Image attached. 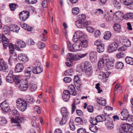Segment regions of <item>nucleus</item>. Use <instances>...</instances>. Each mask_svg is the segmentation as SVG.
Here are the masks:
<instances>
[{
	"label": "nucleus",
	"mask_w": 133,
	"mask_h": 133,
	"mask_svg": "<svg viewBox=\"0 0 133 133\" xmlns=\"http://www.w3.org/2000/svg\"><path fill=\"white\" fill-rule=\"evenodd\" d=\"M61 112L63 117L65 118H68V112L67 109L65 107H63L61 108Z\"/></svg>",
	"instance_id": "26"
},
{
	"label": "nucleus",
	"mask_w": 133,
	"mask_h": 133,
	"mask_svg": "<svg viewBox=\"0 0 133 133\" xmlns=\"http://www.w3.org/2000/svg\"><path fill=\"white\" fill-rule=\"evenodd\" d=\"M129 115L128 110L125 109H124L121 112L120 117L121 119L126 120Z\"/></svg>",
	"instance_id": "9"
},
{
	"label": "nucleus",
	"mask_w": 133,
	"mask_h": 133,
	"mask_svg": "<svg viewBox=\"0 0 133 133\" xmlns=\"http://www.w3.org/2000/svg\"><path fill=\"white\" fill-rule=\"evenodd\" d=\"M18 58L19 60L24 62H26L28 60L26 55L24 54H19L18 56Z\"/></svg>",
	"instance_id": "19"
},
{
	"label": "nucleus",
	"mask_w": 133,
	"mask_h": 133,
	"mask_svg": "<svg viewBox=\"0 0 133 133\" xmlns=\"http://www.w3.org/2000/svg\"><path fill=\"white\" fill-rule=\"evenodd\" d=\"M29 13L28 12L23 11L19 13V17L21 21H25L28 18Z\"/></svg>",
	"instance_id": "8"
},
{
	"label": "nucleus",
	"mask_w": 133,
	"mask_h": 133,
	"mask_svg": "<svg viewBox=\"0 0 133 133\" xmlns=\"http://www.w3.org/2000/svg\"><path fill=\"white\" fill-rule=\"evenodd\" d=\"M81 68L85 72L88 77L91 76L92 74V67L90 63L88 62H86L82 64Z\"/></svg>",
	"instance_id": "1"
},
{
	"label": "nucleus",
	"mask_w": 133,
	"mask_h": 133,
	"mask_svg": "<svg viewBox=\"0 0 133 133\" xmlns=\"http://www.w3.org/2000/svg\"><path fill=\"white\" fill-rule=\"evenodd\" d=\"M38 47L40 49H43L45 46V44L44 43L41 41H39L37 43Z\"/></svg>",
	"instance_id": "49"
},
{
	"label": "nucleus",
	"mask_w": 133,
	"mask_h": 133,
	"mask_svg": "<svg viewBox=\"0 0 133 133\" xmlns=\"http://www.w3.org/2000/svg\"><path fill=\"white\" fill-rule=\"evenodd\" d=\"M13 81H14L16 84H19L20 81V77L18 75H13Z\"/></svg>",
	"instance_id": "37"
},
{
	"label": "nucleus",
	"mask_w": 133,
	"mask_h": 133,
	"mask_svg": "<svg viewBox=\"0 0 133 133\" xmlns=\"http://www.w3.org/2000/svg\"><path fill=\"white\" fill-rule=\"evenodd\" d=\"M16 106L19 110L24 111L26 109L27 104L25 101L18 98L16 101Z\"/></svg>",
	"instance_id": "3"
},
{
	"label": "nucleus",
	"mask_w": 133,
	"mask_h": 133,
	"mask_svg": "<svg viewBox=\"0 0 133 133\" xmlns=\"http://www.w3.org/2000/svg\"><path fill=\"white\" fill-rule=\"evenodd\" d=\"M114 28L115 31L119 32L121 31V27L120 25L117 23H115L114 25Z\"/></svg>",
	"instance_id": "38"
},
{
	"label": "nucleus",
	"mask_w": 133,
	"mask_h": 133,
	"mask_svg": "<svg viewBox=\"0 0 133 133\" xmlns=\"http://www.w3.org/2000/svg\"><path fill=\"white\" fill-rule=\"evenodd\" d=\"M10 28V25L9 27L4 26L3 27V30L4 32L9 33L10 32V31H11Z\"/></svg>",
	"instance_id": "63"
},
{
	"label": "nucleus",
	"mask_w": 133,
	"mask_h": 133,
	"mask_svg": "<svg viewBox=\"0 0 133 133\" xmlns=\"http://www.w3.org/2000/svg\"><path fill=\"white\" fill-rule=\"evenodd\" d=\"M112 1L113 4L117 8L120 7L119 2L117 0H113Z\"/></svg>",
	"instance_id": "56"
},
{
	"label": "nucleus",
	"mask_w": 133,
	"mask_h": 133,
	"mask_svg": "<svg viewBox=\"0 0 133 133\" xmlns=\"http://www.w3.org/2000/svg\"><path fill=\"white\" fill-rule=\"evenodd\" d=\"M116 56L118 58H122L125 56V54L122 52H119L117 53Z\"/></svg>",
	"instance_id": "54"
},
{
	"label": "nucleus",
	"mask_w": 133,
	"mask_h": 133,
	"mask_svg": "<svg viewBox=\"0 0 133 133\" xmlns=\"http://www.w3.org/2000/svg\"><path fill=\"white\" fill-rule=\"evenodd\" d=\"M81 48L82 47L85 48L88 46V42L86 40H83L81 41V43L79 44Z\"/></svg>",
	"instance_id": "39"
},
{
	"label": "nucleus",
	"mask_w": 133,
	"mask_h": 133,
	"mask_svg": "<svg viewBox=\"0 0 133 133\" xmlns=\"http://www.w3.org/2000/svg\"><path fill=\"white\" fill-rule=\"evenodd\" d=\"M86 55V54H77L75 55H73L71 53H68L66 55V58L67 60L69 61L71 63L74 61L78 60L85 56Z\"/></svg>",
	"instance_id": "2"
},
{
	"label": "nucleus",
	"mask_w": 133,
	"mask_h": 133,
	"mask_svg": "<svg viewBox=\"0 0 133 133\" xmlns=\"http://www.w3.org/2000/svg\"><path fill=\"white\" fill-rule=\"evenodd\" d=\"M114 62L112 61H109L108 59V61L107 62L106 67L107 69H108L110 68L111 66H113Z\"/></svg>",
	"instance_id": "51"
},
{
	"label": "nucleus",
	"mask_w": 133,
	"mask_h": 133,
	"mask_svg": "<svg viewBox=\"0 0 133 133\" xmlns=\"http://www.w3.org/2000/svg\"><path fill=\"white\" fill-rule=\"evenodd\" d=\"M28 82L27 80H23L20 83L19 86V89L22 91L26 90L28 88Z\"/></svg>",
	"instance_id": "7"
},
{
	"label": "nucleus",
	"mask_w": 133,
	"mask_h": 133,
	"mask_svg": "<svg viewBox=\"0 0 133 133\" xmlns=\"http://www.w3.org/2000/svg\"><path fill=\"white\" fill-rule=\"evenodd\" d=\"M123 18L126 19L133 18V13H129L125 14L123 16Z\"/></svg>",
	"instance_id": "40"
},
{
	"label": "nucleus",
	"mask_w": 133,
	"mask_h": 133,
	"mask_svg": "<svg viewBox=\"0 0 133 133\" xmlns=\"http://www.w3.org/2000/svg\"><path fill=\"white\" fill-rule=\"evenodd\" d=\"M118 47V44L116 42L111 43L108 46V50L109 52L111 53L114 52L117 49Z\"/></svg>",
	"instance_id": "6"
},
{
	"label": "nucleus",
	"mask_w": 133,
	"mask_h": 133,
	"mask_svg": "<svg viewBox=\"0 0 133 133\" xmlns=\"http://www.w3.org/2000/svg\"><path fill=\"white\" fill-rule=\"evenodd\" d=\"M7 123V120L4 117H0V124L2 125L5 124Z\"/></svg>",
	"instance_id": "53"
},
{
	"label": "nucleus",
	"mask_w": 133,
	"mask_h": 133,
	"mask_svg": "<svg viewBox=\"0 0 133 133\" xmlns=\"http://www.w3.org/2000/svg\"><path fill=\"white\" fill-rule=\"evenodd\" d=\"M9 6L11 10L12 11H14L18 7V5L17 4L13 3L10 4Z\"/></svg>",
	"instance_id": "45"
},
{
	"label": "nucleus",
	"mask_w": 133,
	"mask_h": 133,
	"mask_svg": "<svg viewBox=\"0 0 133 133\" xmlns=\"http://www.w3.org/2000/svg\"><path fill=\"white\" fill-rule=\"evenodd\" d=\"M26 99L27 102L31 104L33 103L35 101L32 97L29 95L26 96Z\"/></svg>",
	"instance_id": "36"
},
{
	"label": "nucleus",
	"mask_w": 133,
	"mask_h": 133,
	"mask_svg": "<svg viewBox=\"0 0 133 133\" xmlns=\"http://www.w3.org/2000/svg\"><path fill=\"white\" fill-rule=\"evenodd\" d=\"M124 45L125 46L129 47L131 45L130 41L128 39H127L124 41Z\"/></svg>",
	"instance_id": "58"
},
{
	"label": "nucleus",
	"mask_w": 133,
	"mask_h": 133,
	"mask_svg": "<svg viewBox=\"0 0 133 133\" xmlns=\"http://www.w3.org/2000/svg\"><path fill=\"white\" fill-rule=\"evenodd\" d=\"M13 72L12 71H10L8 75L6 77V81L9 83H11L13 82Z\"/></svg>",
	"instance_id": "17"
},
{
	"label": "nucleus",
	"mask_w": 133,
	"mask_h": 133,
	"mask_svg": "<svg viewBox=\"0 0 133 133\" xmlns=\"http://www.w3.org/2000/svg\"><path fill=\"white\" fill-rule=\"evenodd\" d=\"M97 102L99 105L102 106H105L106 104V99L102 98L97 99Z\"/></svg>",
	"instance_id": "27"
},
{
	"label": "nucleus",
	"mask_w": 133,
	"mask_h": 133,
	"mask_svg": "<svg viewBox=\"0 0 133 133\" xmlns=\"http://www.w3.org/2000/svg\"><path fill=\"white\" fill-rule=\"evenodd\" d=\"M74 81L76 89L78 90H80L81 85L79 77L76 75L75 76Z\"/></svg>",
	"instance_id": "10"
},
{
	"label": "nucleus",
	"mask_w": 133,
	"mask_h": 133,
	"mask_svg": "<svg viewBox=\"0 0 133 133\" xmlns=\"http://www.w3.org/2000/svg\"><path fill=\"white\" fill-rule=\"evenodd\" d=\"M73 73V71L72 69H69L66 70L64 74L65 75H72Z\"/></svg>",
	"instance_id": "52"
},
{
	"label": "nucleus",
	"mask_w": 133,
	"mask_h": 133,
	"mask_svg": "<svg viewBox=\"0 0 133 133\" xmlns=\"http://www.w3.org/2000/svg\"><path fill=\"white\" fill-rule=\"evenodd\" d=\"M111 36V34L110 32H107V34L104 36V38L105 40H109Z\"/></svg>",
	"instance_id": "55"
},
{
	"label": "nucleus",
	"mask_w": 133,
	"mask_h": 133,
	"mask_svg": "<svg viewBox=\"0 0 133 133\" xmlns=\"http://www.w3.org/2000/svg\"><path fill=\"white\" fill-rule=\"evenodd\" d=\"M108 61V56L104 55L98 61V66L99 68H101L106 66V63Z\"/></svg>",
	"instance_id": "4"
},
{
	"label": "nucleus",
	"mask_w": 133,
	"mask_h": 133,
	"mask_svg": "<svg viewBox=\"0 0 133 133\" xmlns=\"http://www.w3.org/2000/svg\"><path fill=\"white\" fill-rule=\"evenodd\" d=\"M34 110L38 114L41 113V108L38 106H35L34 107Z\"/></svg>",
	"instance_id": "62"
},
{
	"label": "nucleus",
	"mask_w": 133,
	"mask_h": 133,
	"mask_svg": "<svg viewBox=\"0 0 133 133\" xmlns=\"http://www.w3.org/2000/svg\"><path fill=\"white\" fill-rule=\"evenodd\" d=\"M80 102L79 99L77 98L74 99L73 103L72 104V114L73 113L76 109V107L75 105H77L79 104Z\"/></svg>",
	"instance_id": "23"
},
{
	"label": "nucleus",
	"mask_w": 133,
	"mask_h": 133,
	"mask_svg": "<svg viewBox=\"0 0 133 133\" xmlns=\"http://www.w3.org/2000/svg\"><path fill=\"white\" fill-rule=\"evenodd\" d=\"M77 133H89L87 132L86 130L83 128H80L77 130Z\"/></svg>",
	"instance_id": "60"
},
{
	"label": "nucleus",
	"mask_w": 133,
	"mask_h": 133,
	"mask_svg": "<svg viewBox=\"0 0 133 133\" xmlns=\"http://www.w3.org/2000/svg\"><path fill=\"white\" fill-rule=\"evenodd\" d=\"M96 119H97L98 122H102L106 120L105 116L103 115L97 116L96 117Z\"/></svg>",
	"instance_id": "33"
},
{
	"label": "nucleus",
	"mask_w": 133,
	"mask_h": 133,
	"mask_svg": "<svg viewBox=\"0 0 133 133\" xmlns=\"http://www.w3.org/2000/svg\"><path fill=\"white\" fill-rule=\"evenodd\" d=\"M68 91L73 96H75L76 94V92L75 91V88L74 86L72 84H70L68 87Z\"/></svg>",
	"instance_id": "18"
},
{
	"label": "nucleus",
	"mask_w": 133,
	"mask_h": 133,
	"mask_svg": "<svg viewBox=\"0 0 133 133\" xmlns=\"http://www.w3.org/2000/svg\"><path fill=\"white\" fill-rule=\"evenodd\" d=\"M69 125L71 130L74 131L75 129V125L72 120H71L69 122Z\"/></svg>",
	"instance_id": "48"
},
{
	"label": "nucleus",
	"mask_w": 133,
	"mask_h": 133,
	"mask_svg": "<svg viewBox=\"0 0 133 133\" xmlns=\"http://www.w3.org/2000/svg\"><path fill=\"white\" fill-rule=\"evenodd\" d=\"M39 66H36V68L33 66H30V68L33 73L35 74H38L42 72L43 69L40 66V63H39Z\"/></svg>",
	"instance_id": "11"
},
{
	"label": "nucleus",
	"mask_w": 133,
	"mask_h": 133,
	"mask_svg": "<svg viewBox=\"0 0 133 133\" xmlns=\"http://www.w3.org/2000/svg\"><path fill=\"white\" fill-rule=\"evenodd\" d=\"M67 47L68 50L71 51H72V45L71 44L70 41H67Z\"/></svg>",
	"instance_id": "57"
},
{
	"label": "nucleus",
	"mask_w": 133,
	"mask_h": 133,
	"mask_svg": "<svg viewBox=\"0 0 133 133\" xmlns=\"http://www.w3.org/2000/svg\"><path fill=\"white\" fill-rule=\"evenodd\" d=\"M127 132L128 133H133V126L129 125Z\"/></svg>",
	"instance_id": "64"
},
{
	"label": "nucleus",
	"mask_w": 133,
	"mask_h": 133,
	"mask_svg": "<svg viewBox=\"0 0 133 133\" xmlns=\"http://www.w3.org/2000/svg\"><path fill=\"white\" fill-rule=\"evenodd\" d=\"M76 38H75V36H74L72 39L73 41L75 42H76L78 41V39H80L82 38L84 35L83 32L80 31H77L76 32Z\"/></svg>",
	"instance_id": "13"
},
{
	"label": "nucleus",
	"mask_w": 133,
	"mask_h": 133,
	"mask_svg": "<svg viewBox=\"0 0 133 133\" xmlns=\"http://www.w3.org/2000/svg\"><path fill=\"white\" fill-rule=\"evenodd\" d=\"M125 61L127 63L133 65V58L130 57H127L125 59Z\"/></svg>",
	"instance_id": "35"
},
{
	"label": "nucleus",
	"mask_w": 133,
	"mask_h": 133,
	"mask_svg": "<svg viewBox=\"0 0 133 133\" xmlns=\"http://www.w3.org/2000/svg\"><path fill=\"white\" fill-rule=\"evenodd\" d=\"M97 51L99 53H102L103 52L104 50V46L103 44H99L98 45L97 48Z\"/></svg>",
	"instance_id": "34"
},
{
	"label": "nucleus",
	"mask_w": 133,
	"mask_h": 133,
	"mask_svg": "<svg viewBox=\"0 0 133 133\" xmlns=\"http://www.w3.org/2000/svg\"><path fill=\"white\" fill-rule=\"evenodd\" d=\"M24 68V66L22 64L18 63L16 64L15 69L16 72H19L22 71Z\"/></svg>",
	"instance_id": "20"
},
{
	"label": "nucleus",
	"mask_w": 133,
	"mask_h": 133,
	"mask_svg": "<svg viewBox=\"0 0 133 133\" xmlns=\"http://www.w3.org/2000/svg\"><path fill=\"white\" fill-rule=\"evenodd\" d=\"M1 107L2 109L6 112H9L10 111L8 104L5 101H4L1 104Z\"/></svg>",
	"instance_id": "12"
},
{
	"label": "nucleus",
	"mask_w": 133,
	"mask_h": 133,
	"mask_svg": "<svg viewBox=\"0 0 133 133\" xmlns=\"http://www.w3.org/2000/svg\"><path fill=\"white\" fill-rule=\"evenodd\" d=\"M75 122L78 125H82L83 124L82 120L79 117H76L75 119Z\"/></svg>",
	"instance_id": "44"
},
{
	"label": "nucleus",
	"mask_w": 133,
	"mask_h": 133,
	"mask_svg": "<svg viewBox=\"0 0 133 133\" xmlns=\"http://www.w3.org/2000/svg\"><path fill=\"white\" fill-rule=\"evenodd\" d=\"M28 87L30 90L32 92L35 91L37 88L36 85L32 82L29 83Z\"/></svg>",
	"instance_id": "25"
},
{
	"label": "nucleus",
	"mask_w": 133,
	"mask_h": 133,
	"mask_svg": "<svg viewBox=\"0 0 133 133\" xmlns=\"http://www.w3.org/2000/svg\"><path fill=\"white\" fill-rule=\"evenodd\" d=\"M129 124L127 123L122 124L121 128L119 130L120 133H125V132H127L129 127Z\"/></svg>",
	"instance_id": "14"
},
{
	"label": "nucleus",
	"mask_w": 133,
	"mask_h": 133,
	"mask_svg": "<svg viewBox=\"0 0 133 133\" xmlns=\"http://www.w3.org/2000/svg\"><path fill=\"white\" fill-rule=\"evenodd\" d=\"M0 63L2 64V71L7 72L9 70V68L8 66L7 63L4 62L3 59H1L0 61Z\"/></svg>",
	"instance_id": "16"
},
{
	"label": "nucleus",
	"mask_w": 133,
	"mask_h": 133,
	"mask_svg": "<svg viewBox=\"0 0 133 133\" xmlns=\"http://www.w3.org/2000/svg\"><path fill=\"white\" fill-rule=\"evenodd\" d=\"M79 11V9L77 7L73 8L72 10V13L73 14L77 15L78 14Z\"/></svg>",
	"instance_id": "59"
},
{
	"label": "nucleus",
	"mask_w": 133,
	"mask_h": 133,
	"mask_svg": "<svg viewBox=\"0 0 133 133\" xmlns=\"http://www.w3.org/2000/svg\"><path fill=\"white\" fill-rule=\"evenodd\" d=\"M67 118H65L63 117L61 121L60 122V124L61 125H63L65 124L66 122V119Z\"/></svg>",
	"instance_id": "61"
},
{
	"label": "nucleus",
	"mask_w": 133,
	"mask_h": 133,
	"mask_svg": "<svg viewBox=\"0 0 133 133\" xmlns=\"http://www.w3.org/2000/svg\"><path fill=\"white\" fill-rule=\"evenodd\" d=\"M130 123L129 124H133V116L130 115L126 119Z\"/></svg>",
	"instance_id": "50"
},
{
	"label": "nucleus",
	"mask_w": 133,
	"mask_h": 133,
	"mask_svg": "<svg viewBox=\"0 0 133 133\" xmlns=\"http://www.w3.org/2000/svg\"><path fill=\"white\" fill-rule=\"evenodd\" d=\"M90 130L91 131L94 132H96L98 130V128L95 125H90L89 126Z\"/></svg>",
	"instance_id": "41"
},
{
	"label": "nucleus",
	"mask_w": 133,
	"mask_h": 133,
	"mask_svg": "<svg viewBox=\"0 0 133 133\" xmlns=\"http://www.w3.org/2000/svg\"><path fill=\"white\" fill-rule=\"evenodd\" d=\"M70 93L67 90H64L63 92L62 98L64 101L65 102L68 101L70 97Z\"/></svg>",
	"instance_id": "15"
},
{
	"label": "nucleus",
	"mask_w": 133,
	"mask_h": 133,
	"mask_svg": "<svg viewBox=\"0 0 133 133\" xmlns=\"http://www.w3.org/2000/svg\"><path fill=\"white\" fill-rule=\"evenodd\" d=\"M105 124L106 126L109 129H111L114 128V125L113 122L111 120H108Z\"/></svg>",
	"instance_id": "32"
},
{
	"label": "nucleus",
	"mask_w": 133,
	"mask_h": 133,
	"mask_svg": "<svg viewBox=\"0 0 133 133\" xmlns=\"http://www.w3.org/2000/svg\"><path fill=\"white\" fill-rule=\"evenodd\" d=\"M11 31L17 33L19 31L20 28L17 25L11 24L10 25Z\"/></svg>",
	"instance_id": "31"
},
{
	"label": "nucleus",
	"mask_w": 133,
	"mask_h": 133,
	"mask_svg": "<svg viewBox=\"0 0 133 133\" xmlns=\"http://www.w3.org/2000/svg\"><path fill=\"white\" fill-rule=\"evenodd\" d=\"M15 46H18L20 48H24L26 46V44L21 40H17L16 42Z\"/></svg>",
	"instance_id": "22"
},
{
	"label": "nucleus",
	"mask_w": 133,
	"mask_h": 133,
	"mask_svg": "<svg viewBox=\"0 0 133 133\" xmlns=\"http://www.w3.org/2000/svg\"><path fill=\"white\" fill-rule=\"evenodd\" d=\"M121 1L123 4L125 5L129 6L131 5V7L130 8L133 9V5H132L133 3L132 0H121Z\"/></svg>",
	"instance_id": "21"
},
{
	"label": "nucleus",
	"mask_w": 133,
	"mask_h": 133,
	"mask_svg": "<svg viewBox=\"0 0 133 133\" xmlns=\"http://www.w3.org/2000/svg\"><path fill=\"white\" fill-rule=\"evenodd\" d=\"M11 122L12 123L16 124L17 127L19 128L20 127L19 123L21 122L19 117H17V118L14 119L12 118L11 119Z\"/></svg>",
	"instance_id": "29"
},
{
	"label": "nucleus",
	"mask_w": 133,
	"mask_h": 133,
	"mask_svg": "<svg viewBox=\"0 0 133 133\" xmlns=\"http://www.w3.org/2000/svg\"><path fill=\"white\" fill-rule=\"evenodd\" d=\"M123 13L122 12L118 11L116 12L113 16L112 21L114 22L116 21H119L122 18Z\"/></svg>",
	"instance_id": "5"
},
{
	"label": "nucleus",
	"mask_w": 133,
	"mask_h": 133,
	"mask_svg": "<svg viewBox=\"0 0 133 133\" xmlns=\"http://www.w3.org/2000/svg\"><path fill=\"white\" fill-rule=\"evenodd\" d=\"M2 41L4 48L6 49L8 45V40L3 35H2Z\"/></svg>",
	"instance_id": "24"
},
{
	"label": "nucleus",
	"mask_w": 133,
	"mask_h": 133,
	"mask_svg": "<svg viewBox=\"0 0 133 133\" xmlns=\"http://www.w3.org/2000/svg\"><path fill=\"white\" fill-rule=\"evenodd\" d=\"M9 48L10 53L11 54H12L15 50L14 46V45L11 43H9Z\"/></svg>",
	"instance_id": "46"
},
{
	"label": "nucleus",
	"mask_w": 133,
	"mask_h": 133,
	"mask_svg": "<svg viewBox=\"0 0 133 133\" xmlns=\"http://www.w3.org/2000/svg\"><path fill=\"white\" fill-rule=\"evenodd\" d=\"M82 49L81 47L79 44L74 43L72 45V51H80Z\"/></svg>",
	"instance_id": "30"
},
{
	"label": "nucleus",
	"mask_w": 133,
	"mask_h": 133,
	"mask_svg": "<svg viewBox=\"0 0 133 133\" xmlns=\"http://www.w3.org/2000/svg\"><path fill=\"white\" fill-rule=\"evenodd\" d=\"M90 122L92 124V125H95L97 124L98 120L96 118L90 117L89 120Z\"/></svg>",
	"instance_id": "43"
},
{
	"label": "nucleus",
	"mask_w": 133,
	"mask_h": 133,
	"mask_svg": "<svg viewBox=\"0 0 133 133\" xmlns=\"http://www.w3.org/2000/svg\"><path fill=\"white\" fill-rule=\"evenodd\" d=\"M124 66L123 63L121 62H117L116 64V67L118 69H121Z\"/></svg>",
	"instance_id": "47"
},
{
	"label": "nucleus",
	"mask_w": 133,
	"mask_h": 133,
	"mask_svg": "<svg viewBox=\"0 0 133 133\" xmlns=\"http://www.w3.org/2000/svg\"><path fill=\"white\" fill-rule=\"evenodd\" d=\"M75 25L79 28H83L84 27V24L82 22L79 21H77L75 22Z\"/></svg>",
	"instance_id": "42"
},
{
	"label": "nucleus",
	"mask_w": 133,
	"mask_h": 133,
	"mask_svg": "<svg viewBox=\"0 0 133 133\" xmlns=\"http://www.w3.org/2000/svg\"><path fill=\"white\" fill-rule=\"evenodd\" d=\"M30 67H29L27 68V69H26L25 71V76L26 77V78L28 79H29L30 77L31 74L30 72L32 71L30 68Z\"/></svg>",
	"instance_id": "28"
}]
</instances>
